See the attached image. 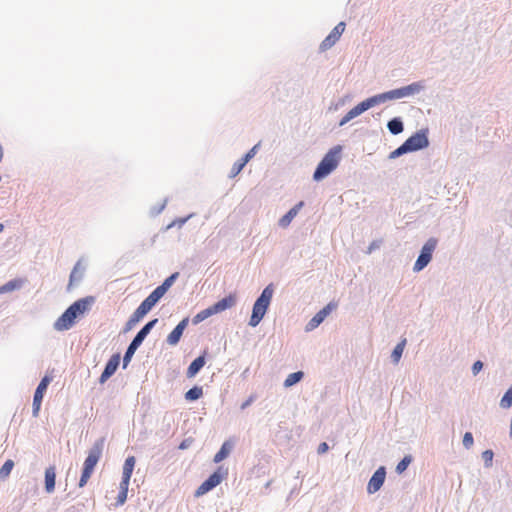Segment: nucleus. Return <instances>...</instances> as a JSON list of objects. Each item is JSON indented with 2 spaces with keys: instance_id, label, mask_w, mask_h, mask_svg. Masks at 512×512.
I'll use <instances>...</instances> for the list:
<instances>
[{
  "instance_id": "1",
  "label": "nucleus",
  "mask_w": 512,
  "mask_h": 512,
  "mask_svg": "<svg viewBox=\"0 0 512 512\" xmlns=\"http://www.w3.org/2000/svg\"><path fill=\"white\" fill-rule=\"evenodd\" d=\"M422 89V85L419 83H412L408 86L401 87L399 89L391 90L382 94L375 95L373 97H370L359 104H357L355 107H353L351 110H349L345 116L341 119L340 125L343 126L353 118L359 116L366 110L370 109L371 107L385 102L387 100H394V99H400L404 98L413 94L418 93Z\"/></svg>"
},
{
  "instance_id": "2",
  "label": "nucleus",
  "mask_w": 512,
  "mask_h": 512,
  "mask_svg": "<svg viewBox=\"0 0 512 512\" xmlns=\"http://www.w3.org/2000/svg\"><path fill=\"white\" fill-rule=\"evenodd\" d=\"M93 301V297H86L75 301L54 322V329L57 331L69 330L74 325L76 318L89 310Z\"/></svg>"
},
{
  "instance_id": "3",
  "label": "nucleus",
  "mask_w": 512,
  "mask_h": 512,
  "mask_svg": "<svg viewBox=\"0 0 512 512\" xmlns=\"http://www.w3.org/2000/svg\"><path fill=\"white\" fill-rule=\"evenodd\" d=\"M104 448V440L100 439L94 443L89 450L88 455L83 463L82 474L79 480V487H84L93 474L94 468L102 457Z\"/></svg>"
},
{
  "instance_id": "4",
  "label": "nucleus",
  "mask_w": 512,
  "mask_h": 512,
  "mask_svg": "<svg viewBox=\"0 0 512 512\" xmlns=\"http://www.w3.org/2000/svg\"><path fill=\"white\" fill-rule=\"evenodd\" d=\"M272 285H268L261 293L260 297L256 300L253 306L252 315L249 321V325L252 327L257 326L263 319L266 311L270 305L273 296Z\"/></svg>"
},
{
  "instance_id": "5",
  "label": "nucleus",
  "mask_w": 512,
  "mask_h": 512,
  "mask_svg": "<svg viewBox=\"0 0 512 512\" xmlns=\"http://www.w3.org/2000/svg\"><path fill=\"white\" fill-rule=\"evenodd\" d=\"M237 297L235 294H229L228 296L224 297L223 299L219 300L212 306L198 312L192 319L193 324H199L200 322L204 321L208 317L221 313L231 307H233L236 304Z\"/></svg>"
},
{
  "instance_id": "6",
  "label": "nucleus",
  "mask_w": 512,
  "mask_h": 512,
  "mask_svg": "<svg viewBox=\"0 0 512 512\" xmlns=\"http://www.w3.org/2000/svg\"><path fill=\"white\" fill-rule=\"evenodd\" d=\"M237 297L235 294H229L228 296L224 297L223 299L219 300L212 306L198 312L192 319L193 324H199L200 322L204 321L208 317L221 313L231 307H233L236 304Z\"/></svg>"
},
{
  "instance_id": "7",
  "label": "nucleus",
  "mask_w": 512,
  "mask_h": 512,
  "mask_svg": "<svg viewBox=\"0 0 512 512\" xmlns=\"http://www.w3.org/2000/svg\"><path fill=\"white\" fill-rule=\"evenodd\" d=\"M341 151V147H334L331 149L318 164L313 178L316 181H319L329 175L339 163V153Z\"/></svg>"
},
{
  "instance_id": "8",
  "label": "nucleus",
  "mask_w": 512,
  "mask_h": 512,
  "mask_svg": "<svg viewBox=\"0 0 512 512\" xmlns=\"http://www.w3.org/2000/svg\"><path fill=\"white\" fill-rule=\"evenodd\" d=\"M227 469L219 467L207 480H205L195 491V496L200 497L218 486L226 477Z\"/></svg>"
},
{
  "instance_id": "9",
  "label": "nucleus",
  "mask_w": 512,
  "mask_h": 512,
  "mask_svg": "<svg viewBox=\"0 0 512 512\" xmlns=\"http://www.w3.org/2000/svg\"><path fill=\"white\" fill-rule=\"evenodd\" d=\"M157 321H158L157 319H153V320L149 321L134 337V339L128 346L127 351L124 355V364L125 365L130 361L131 357L133 356V354L135 353L137 348L141 345V343L146 338V336L149 334L150 330L154 327V325L157 323Z\"/></svg>"
},
{
  "instance_id": "10",
  "label": "nucleus",
  "mask_w": 512,
  "mask_h": 512,
  "mask_svg": "<svg viewBox=\"0 0 512 512\" xmlns=\"http://www.w3.org/2000/svg\"><path fill=\"white\" fill-rule=\"evenodd\" d=\"M437 240L435 238H430L422 247L421 253L418 256L413 270L419 272L423 270L431 261L432 254L436 248Z\"/></svg>"
},
{
  "instance_id": "11",
  "label": "nucleus",
  "mask_w": 512,
  "mask_h": 512,
  "mask_svg": "<svg viewBox=\"0 0 512 512\" xmlns=\"http://www.w3.org/2000/svg\"><path fill=\"white\" fill-rule=\"evenodd\" d=\"M408 152L426 148L429 145L426 131H419L410 136L405 142Z\"/></svg>"
},
{
  "instance_id": "12",
  "label": "nucleus",
  "mask_w": 512,
  "mask_h": 512,
  "mask_svg": "<svg viewBox=\"0 0 512 512\" xmlns=\"http://www.w3.org/2000/svg\"><path fill=\"white\" fill-rule=\"evenodd\" d=\"M177 277L178 273L176 272L169 276L168 278H166L164 282L156 289H154L148 297L156 304L165 295V293L172 286Z\"/></svg>"
},
{
  "instance_id": "13",
  "label": "nucleus",
  "mask_w": 512,
  "mask_h": 512,
  "mask_svg": "<svg viewBox=\"0 0 512 512\" xmlns=\"http://www.w3.org/2000/svg\"><path fill=\"white\" fill-rule=\"evenodd\" d=\"M385 476H386L385 468L384 467L378 468L369 480V483L367 486L368 492L371 494L377 492L383 485V483L385 481Z\"/></svg>"
},
{
  "instance_id": "14",
  "label": "nucleus",
  "mask_w": 512,
  "mask_h": 512,
  "mask_svg": "<svg viewBox=\"0 0 512 512\" xmlns=\"http://www.w3.org/2000/svg\"><path fill=\"white\" fill-rule=\"evenodd\" d=\"M188 323L189 318L186 317L183 320H181L179 324L171 331V333L167 336V343L169 345L174 346L180 341V338L184 330L186 329Z\"/></svg>"
},
{
  "instance_id": "15",
  "label": "nucleus",
  "mask_w": 512,
  "mask_h": 512,
  "mask_svg": "<svg viewBox=\"0 0 512 512\" xmlns=\"http://www.w3.org/2000/svg\"><path fill=\"white\" fill-rule=\"evenodd\" d=\"M120 363V356L113 355L107 362L104 371L100 376V383L106 382L117 370Z\"/></svg>"
},
{
  "instance_id": "16",
  "label": "nucleus",
  "mask_w": 512,
  "mask_h": 512,
  "mask_svg": "<svg viewBox=\"0 0 512 512\" xmlns=\"http://www.w3.org/2000/svg\"><path fill=\"white\" fill-rule=\"evenodd\" d=\"M336 305L329 303L323 309H321L308 323L307 330L315 329L318 325H320L323 320L328 316L332 309H334Z\"/></svg>"
},
{
  "instance_id": "17",
  "label": "nucleus",
  "mask_w": 512,
  "mask_h": 512,
  "mask_svg": "<svg viewBox=\"0 0 512 512\" xmlns=\"http://www.w3.org/2000/svg\"><path fill=\"white\" fill-rule=\"evenodd\" d=\"M155 303L147 297L131 315L130 319L138 323L153 307Z\"/></svg>"
},
{
  "instance_id": "18",
  "label": "nucleus",
  "mask_w": 512,
  "mask_h": 512,
  "mask_svg": "<svg viewBox=\"0 0 512 512\" xmlns=\"http://www.w3.org/2000/svg\"><path fill=\"white\" fill-rule=\"evenodd\" d=\"M135 462H136V460H135L134 456H129L128 458H126L124 465H123L122 481H121L120 486H128L129 485V482H130V479H131V476H132V473L134 470Z\"/></svg>"
},
{
  "instance_id": "19",
  "label": "nucleus",
  "mask_w": 512,
  "mask_h": 512,
  "mask_svg": "<svg viewBox=\"0 0 512 512\" xmlns=\"http://www.w3.org/2000/svg\"><path fill=\"white\" fill-rule=\"evenodd\" d=\"M45 392H46V389L43 388L42 386L38 385V387L36 388V391L34 393V398H33V411L32 412H33L34 417H37L39 414L41 403H42Z\"/></svg>"
},
{
  "instance_id": "20",
  "label": "nucleus",
  "mask_w": 512,
  "mask_h": 512,
  "mask_svg": "<svg viewBox=\"0 0 512 512\" xmlns=\"http://www.w3.org/2000/svg\"><path fill=\"white\" fill-rule=\"evenodd\" d=\"M56 472L55 467L51 466L45 470V489L48 493L54 491L55 488Z\"/></svg>"
},
{
  "instance_id": "21",
  "label": "nucleus",
  "mask_w": 512,
  "mask_h": 512,
  "mask_svg": "<svg viewBox=\"0 0 512 512\" xmlns=\"http://www.w3.org/2000/svg\"><path fill=\"white\" fill-rule=\"evenodd\" d=\"M232 447H233V442H231L229 440L225 441L222 444L220 450L215 454L213 461L215 463H219V462L223 461L230 454Z\"/></svg>"
},
{
  "instance_id": "22",
  "label": "nucleus",
  "mask_w": 512,
  "mask_h": 512,
  "mask_svg": "<svg viewBox=\"0 0 512 512\" xmlns=\"http://www.w3.org/2000/svg\"><path fill=\"white\" fill-rule=\"evenodd\" d=\"M205 365V357L199 356L197 357L188 367L187 369V377H194Z\"/></svg>"
},
{
  "instance_id": "23",
  "label": "nucleus",
  "mask_w": 512,
  "mask_h": 512,
  "mask_svg": "<svg viewBox=\"0 0 512 512\" xmlns=\"http://www.w3.org/2000/svg\"><path fill=\"white\" fill-rule=\"evenodd\" d=\"M303 206V202H299L293 208H291L279 221L282 227H287L292 219L298 214L299 210Z\"/></svg>"
},
{
  "instance_id": "24",
  "label": "nucleus",
  "mask_w": 512,
  "mask_h": 512,
  "mask_svg": "<svg viewBox=\"0 0 512 512\" xmlns=\"http://www.w3.org/2000/svg\"><path fill=\"white\" fill-rule=\"evenodd\" d=\"M23 283H24L23 279H13V280L5 283L4 285L0 286V294L12 292L16 289H19V288H21Z\"/></svg>"
},
{
  "instance_id": "25",
  "label": "nucleus",
  "mask_w": 512,
  "mask_h": 512,
  "mask_svg": "<svg viewBox=\"0 0 512 512\" xmlns=\"http://www.w3.org/2000/svg\"><path fill=\"white\" fill-rule=\"evenodd\" d=\"M339 39L340 38L331 31L330 34L321 42L320 50L326 51L330 49L338 42Z\"/></svg>"
},
{
  "instance_id": "26",
  "label": "nucleus",
  "mask_w": 512,
  "mask_h": 512,
  "mask_svg": "<svg viewBox=\"0 0 512 512\" xmlns=\"http://www.w3.org/2000/svg\"><path fill=\"white\" fill-rule=\"evenodd\" d=\"M405 345H406V339H403L400 343H398L396 345V347L394 348L393 352H392V360L395 362V363H398L401 356H402V353L404 351V348H405Z\"/></svg>"
},
{
  "instance_id": "27",
  "label": "nucleus",
  "mask_w": 512,
  "mask_h": 512,
  "mask_svg": "<svg viewBox=\"0 0 512 512\" xmlns=\"http://www.w3.org/2000/svg\"><path fill=\"white\" fill-rule=\"evenodd\" d=\"M202 395H203L202 387L195 386L186 392L185 398L187 400L194 401V400L199 399Z\"/></svg>"
},
{
  "instance_id": "28",
  "label": "nucleus",
  "mask_w": 512,
  "mask_h": 512,
  "mask_svg": "<svg viewBox=\"0 0 512 512\" xmlns=\"http://www.w3.org/2000/svg\"><path fill=\"white\" fill-rule=\"evenodd\" d=\"M302 378H303V372H301V371L291 373L285 379L284 385H285V387H290V386L296 384L297 382H299Z\"/></svg>"
},
{
  "instance_id": "29",
  "label": "nucleus",
  "mask_w": 512,
  "mask_h": 512,
  "mask_svg": "<svg viewBox=\"0 0 512 512\" xmlns=\"http://www.w3.org/2000/svg\"><path fill=\"white\" fill-rule=\"evenodd\" d=\"M13 467L14 462L11 459L6 460L3 466L0 468V479H6L10 475Z\"/></svg>"
},
{
  "instance_id": "30",
  "label": "nucleus",
  "mask_w": 512,
  "mask_h": 512,
  "mask_svg": "<svg viewBox=\"0 0 512 512\" xmlns=\"http://www.w3.org/2000/svg\"><path fill=\"white\" fill-rule=\"evenodd\" d=\"M247 164V158H241L235 162L230 171V177H236Z\"/></svg>"
},
{
  "instance_id": "31",
  "label": "nucleus",
  "mask_w": 512,
  "mask_h": 512,
  "mask_svg": "<svg viewBox=\"0 0 512 512\" xmlns=\"http://www.w3.org/2000/svg\"><path fill=\"white\" fill-rule=\"evenodd\" d=\"M388 129L392 134H399L403 131V123L398 119H393L388 122Z\"/></svg>"
},
{
  "instance_id": "32",
  "label": "nucleus",
  "mask_w": 512,
  "mask_h": 512,
  "mask_svg": "<svg viewBox=\"0 0 512 512\" xmlns=\"http://www.w3.org/2000/svg\"><path fill=\"white\" fill-rule=\"evenodd\" d=\"M502 408L508 409L512 406V387L509 388L500 401Z\"/></svg>"
},
{
  "instance_id": "33",
  "label": "nucleus",
  "mask_w": 512,
  "mask_h": 512,
  "mask_svg": "<svg viewBox=\"0 0 512 512\" xmlns=\"http://www.w3.org/2000/svg\"><path fill=\"white\" fill-rule=\"evenodd\" d=\"M412 461V457L411 456H405L396 466V472L401 474L403 473L407 467L409 466V464L411 463Z\"/></svg>"
},
{
  "instance_id": "34",
  "label": "nucleus",
  "mask_w": 512,
  "mask_h": 512,
  "mask_svg": "<svg viewBox=\"0 0 512 512\" xmlns=\"http://www.w3.org/2000/svg\"><path fill=\"white\" fill-rule=\"evenodd\" d=\"M82 277V272L80 271V263H77L70 275V283L72 285L73 282L80 280Z\"/></svg>"
},
{
  "instance_id": "35",
  "label": "nucleus",
  "mask_w": 512,
  "mask_h": 512,
  "mask_svg": "<svg viewBox=\"0 0 512 512\" xmlns=\"http://www.w3.org/2000/svg\"><path fill=\"white\" fill-rule=\"evenodd\" d=\"M494 453L492 450H486L482 453V458L485 461L486 466H491Z\"/></svg>"
},
{
  "instance_id": "36",
  "label": "nucleus",
  "mask_w": 512,
  "mask_h": 512,
  "mask_svg": "<svg viewBox=\"0 0 512 512\" xmlns=\"http://www.w3.org/2000/svg\"><path fill=\"white\" fill-rule=\"evenodd\" d=\"M405 153H408V150H407V147L405 146V144L403 143L400 147H398L396 150L391 152L390 157L391 158H396V157L401 156V155H403Z\"/></svg>"
},
{
  "instance_id": "37",
  "label": "nucleus",
  "mask_w": 512,
  "mask_h": 512,
  "mask_svg": "<svg viewBox=\"0 0 512 512\" xmlns=\"http://www.w3.org/2000/svg\"><path fill=\"white\" fill-rule=\"evenodd\" d=\"M345 27H346V24L345 22H339L332 30V32L338 36L339 38L341 37V35L343 34V32L345 31Z\"/></svg>"
},
{
  "instance_id": "38",
  "label": "nucleus",
  "mask_w": 512,
  "mask_h": 512,
  "mask_svg": "<svg viewBox=\"0 0 512 512\" xmlns=\"http://www.w3.org/2000/svg\"><path fill=\"white\" fill-rule=\"evenodd\" d=\"M463 445L470 448L473 445V436L470 432H466L463 436Z\"/></svg>"
},
{
  "instance_id": "39",
  "label": "nucleus",
  "mask_w": 512,
  "mask_h": 512,
  "mask_svg": "<svg viewBox=\"0 0 512 512\" xmlns=\"http://www.w3.org/2000/svg\"><path fill=\"white\" fill-rule=\"evenodd\" d=\"M128 486H121V492L118 495V502L123 504L127 497Z\"/></svg>"
},
{
  "instance_id": "40",
  "label": "nucleus",
  "mask_w": 512,
  "mask_h": 512,
  "mask_svg": "<svg viewBox=\"0 0 512 512\" xmlns=\"http://www.w3.org/2000/svg\"><path fill=\"white\" fill-rule=\"evenodd\" d=\"M482 368H483V363H482L480 360L476 361V362L473 364V366H472V372H473V374H474V375L478 374V373L481 371V369H482Z\"/></svg>"
},
{
  "instance_id": "41",
  "label": "nucleus",
  "mask_w": 512,
  "mask_h": 512,
  "mask_svg": "<svg viewBox=\"0 0 512 512\" xmlns=\"http://www.w3.org/2000/svg\"><path fill=\"white\" fill-rule=\"evenodd\" d=\"M51 382V378L49 376H44L40 381L39 385L47 390L48 385Z\"/></svg>"
},
{
  "instance_id": "42",
  "label": "nucleus",
  "mask_w": 512,
  "mask_h": 512,
  "mask_svg": "<svg viewBox=\"0 0 512 512\" xmlns=\"http://www.w3.org/2000/svg\"><path fill=\"white\" fill-rule=\"evenodd\" d=\"M328 448H329V447H328L327 443H326V442H323V443H321V444L318 446V453H319V454H323V453H325V452H327V451H328Z\"/></svg>"
},
{
  "instance_id": "43",
  "label": "nucleus",
  "mask_w": 512,
  "mask_h": 512,
  "mask_svg": "<svg viewBox=\"0 0 512 512\" xmlns=\"http://www.w3.org/2000/svg\"><path fill=\"white\" fill-rule=\"evenodd\" d=\"M255 147L252 148L248 153H246L242 158H247V162L254 156Z\"/></svg>"
},
{
  "instance_id": "44",
  "label": "nucleus",
  "mask_w": 512,
  "mask_h": 512,
  "mask_svg": "<svg viewBox=\"0 0 512 512\" xmlns=\"http://www.w3.org/2000/svg\"><path fill=\"white\" fill-rule=\"evenodd\" d=\"M136 324L137 323L134 320L129 318V320L126 323V330L132 329Z\"/></svg>"
},
{
  "instance_id": "45",
  "label": "nucleus",
  "mask_w": 512,
  "mask_h": 512,
  "mask_svg": "<svg viewBox=\"0 0 512 512\" xmlns=\"http://www.w3.org/2000/svg\"><path fill=\"white\" fill-rule=\"evenodd\" d=\"M188 447V444L186 443V441H183L180 445H179V449L183 450V449H186Z\"/></svg>"
},
{
  "instance_id": "46",
  "label": "nucleus",
  "mask_w": 512,
  "mask_h": 512,
  "mask_svg": "<svg viewBox=\"0 0 512 512\" xmlns=\"http://www.w3.org/2000/svg\"><path fill=\"white\" fill-rule=\"evenodd\" d=\"M250 401H247L245 402L243 405H242V409H244L245 407H247L249 405Z\"/></svg>"
},
{
  "instance_id": "47",
  "label": "nucleus",
  "mask_w": 512,
  "mask_h": 512,
  "mask_svg": "<svg viewBox=\"0 0 512 512\" xmlns=\"http://www.w3.org/2000/svg\"><path fill=\"white\" fill-rule=\"evenodd\" d=\"M3 228H4L3 224H0V232L3 231Z\"/></svg>"
}]
</instances>
